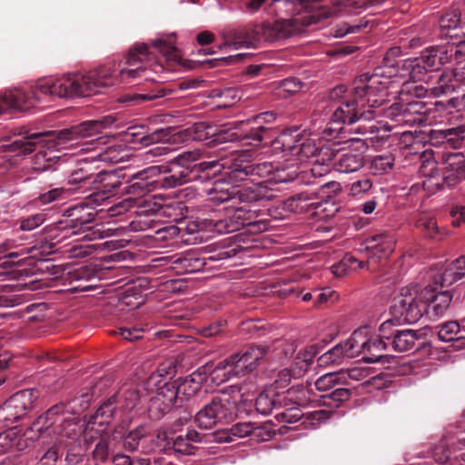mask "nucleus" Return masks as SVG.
<instances>
[{"instance_id": "1", "label": "nucleus", "mask_w": 465, "mask_h": 465, "mask_svg": "<svg viewBox=\"0 0 465 465\" xmlns=\"http://www.w3.org/2000/svg\"><path fill=\"white\" fill-rule=\"evenodd\" d=\"M149 46L145 43H136L130 47L127 54L120 61L100 66L85 74H71L60 78L44 80L35 86L34 95L73 98L75 96H91L103 88L117 84H135L139 80L152 81L157 84L163 81L159 74L163 72V65L158 62L151 63ZM173 89L157 84L144 94L128 93L120 101L129 104H140L145 102L172 94Z\"/></svg>"}, {"instance_id": "2", "label": "nucleus", "mask_w": 465, "mask_h": 465, "mask_svg": "<svg viewBox=\"0 0 465 465\" xmlns=\"http://www.w3.org/2000/svg\"><path fill=\"white\" fill-rule=\"evenodd\" d=\"M274 168L270 162L254 163L244 155L234 157L228 163L224 178L231 183L228 188H218L213 197L217 202L233 201L251 203L258 201H271L275 197L272 185Z\"/></svg>"}, {"instance_id": "3", "label": "nucleus", "mask_w": 465, "mask_h": 465, "mask_svg": "<svg viewBox=\"0 0 465 465\" xmlns=\"http://www.w3.org/2000/svg\"><path fill=\"white\" fill-rule=\"evenodd\" d=\"M124 174L116 172H99L91 193L85 196L86 204H77L66 211L67 218L56 224V230L63 233L62 239L71 235H82L90 241L102 239L107 234L94 225L96 211L90 204L99 205L112 196H123Z\"/></svg>"}, {"instance_id": "4", "label": "nucleus", "mask_w": 465, "mask_h": 465, "mask_svg": "<svg viewBox=\"0 0 465 465\" xmlns=\"http://www.w3.org/2000/svg\"><path fill=\"white\" fill-rule=\"evenodd\" d=\"M332 13L321 9L315 14H307L301 18L282 19L256 25L253 27H240L223 34V43L217 45L219 50L227 48L256 47L262 41H277L287 38L301 30L300 23L305 25L317 24Z\"/></svg>"}, {"instance_id": "5", "label": "nucleus", "mask_w": 465, "mask_h": 465, "mask_svg": "<svg viewBox=\"0 0 465 465\" xmlns=\"http://www.w3.org/2000/svg\"><path fill=\"white\" fill-rule=\"evenodd\" d=\"M200 151H188L179 154L167 164L152 165L159 169L155 175L159 190L173 189L193 181H206L222 172L219 161H202Z\"/></svg>"}, {"instance_id": "6", "label": "nucleus", "mask_w": 465, "mask_h": 465, "mask_svg": "<svg viewBox=\"0 0 465 465\" xmlns=\"http://www.w3.org/2000/svg\"><path fill=\"white\" fill-rule=\"evenodd\" d=\"M245 386L234 384L223 389L220 393L204 405L194 416L196 425L210 430L218 424L232 422L239 412L252 406V401L243 399Z\"/></svg>"}, {"instance_id": "7", "label": "nucleus", "mask_w": 465, "mask_h": 465, "mask_svg": "<svg viewBox=\"0 0 465 465\" xmlns=\"http://www.w3.org/2000/svg\"><path fill=\"white\" fill-rule=\"evenodd\" d=\"M82 401L78 405V399L74 398L67 403L60 402L49 408L43 415L39 416L33 423L34 430L39 432V439L43 435L47 439L64 438L73 439L76 436L81 427L74 418L64 415L67 413H79L84 411L91 396L88 393L82 394Z\"/></svg>"}, {"instance_id": "8", "label": "nucleus", "mask_w": 465, "mask_h": 465, "mask_svg": "<svg viewBox=\"0 0 465 465\" xmlns=\"http://www.w3.org/2000/svg\"><path fill=\"white\" fill-rule=\"evenodd\" d=\"M273 131L266 126H251L238 133L232 129L221 131L215 141L225 142H243L253 146L271 145L274 153H284L294 156L299 143L302 140L298 130H288L282 132L273 138Z\"/></svg>"}, {"instance_id": "9", "label": "nucleus", "mask_w": 465, "mask_h": 465, "mask_svg": "<svg viewBox=\"0 0 465 465\" xmlns=\"http://www.w3.org/2000/svg\"><path fill=\"white\" fill-rule=\"evenodd\" d=\"M224 203H232L230 207L233 208V211L225 217H223L218 211L212 212L208 217L197 221L198 230L220 234L233 232L245 226L252 227V230L255 232L267 230V223L263 220H256L257 214L254 211L247 209L245 206L237 207L236 204L241 203L240 202L228 200Z\"/></svg>"}, {"instance_id": "10", "label": "nucleus", "mask_w": 465, "mask_h": 465, "mask_svg": "<svg viewBox=\"0 0 465 465\" xmlns=\"http://www.w3.org/2000/svg\"><path fill=\"white\" fill-rule=\"evenodd\" d=\"M345 145L337 148L335 143L325 144L320 153L322 161H333L334 169L342 173L359 171L364 165L365 143L361 139H351Z\"/></svg>"}, {"instance_id": "11", "label": "nucleus", "mask_w": 465, "mask_h": 465, "mask_svg": "<svg viewBox=\"0 0 465 465\" xmlns=\"http://www.w3.org/2000/svg\"><path fill=\"white\" fill-rule=\"evenodd\" d=\"M389 79H386L385 69L376 67L372 74L365 73L353 82L355 97L365 104V109L379 108L386 102Z\"/></svg>"}, {"instance_id": "12", "label": "nucleus", "mask_w": 465, "mask_h": 465, "mask_svg": "<svg viewBox=\"0 0 465 465\" xmlns=\"http://www.w3.org/2000/svg\"><path fill=\"white\" fill-rule=\"evenodd\" d=\"M456 46H438L425 49L419 57L409 59L411 71L409 72V83H427L430 79L429 73L439 70L440 67L450 62L453 54H457Z\"/></svg>"}, {"instance_id": "13", "label": "nucleus", "mask_w": 465, "mask_h": 465, "mask_svg": "<svg viewBox=\"0 0 465 465\" xmlns=\"http://www.w3.org/2000/svg\"><path fill=\"white\" fill-rule=\"evenodd\" d=\"M351 374L338 371L329 372L319 377L315 383V389L324 394L321 396L322 404L330 408H338L351 398V391L344 386L349 383Z\"/></svg>"}, {"instance_id": "14", "label": "nucleus", "mask_w": 465, "mask_h": 465, "mask_svg": "<svg viewBox=\"0 0 465 465\" xmlns=\"http://www.w3.org/2000/svg\"><path fill=\"white\" fill-rule=\"evenodd\" d=\"M424 276L420 284L424 285L423 297H430V284L435 288L450 286L465 276V255H461L445 265L437 266L421 273Z\"/></svg>"}, {"instance_id": "15", "label": "nucleus", "mask_w": 465, "mask_h": 465, "mask_svg": "<svg viewBox=\"0 0 465 465\" xmlns=\"http://www.w3.org/2000/svg\"><path fill=\"white\" fill-rule=\"evenodd\" d=\"M37 399L35 390H23L12 395L0 406V430H7L25 417Z\"/></svg>"}, {"instance_id": "16", "label": "nucleus", "mask_w": 465, "mask_h": 465, "mask_svg": "<svg viewBox=\"0 0 465 465\" xmlns=\"http://www.w3.org/2000/svg\"><path fill=\"white\" fill-rule=\"evenodd\" d=\"M393 241L391 236L387 234H374L365 239L361 244V247L357 249L358 252H366L370 253L367 262L359 261L358 258L351 254H346L343 259L344 262L351 270L364 268L370 260H380L382 257L388 256L393 251Z\"/></svg>"}, {"instance_id": "17", "label": "nucleus", "mask_w": 465, "mask_h": 465, "mask_svg": "<svg viewBox=\"0 0 465 465\" xmlns=\"http://www.w3.org/2000/svg\"><path fill=\"white\" fill-rule=\"evenodd\" d=\"M156 173H159V169L149 166L134 173L127 179L124 174L123 196H128V200L133 202L159 190L155 177Z\"/></svg>"}, {"instance_id": "18", "label": "nucleus", "mask_w": 465, "mask_h": 465, "mask_svg": "<svg viewBox=\"0 0 465 465\" xmlns=\"http://www.w3.org/2000/svg\"><path fill=\"white\" fill-rule=\"evenodd\" d=\"M376 116V113L365 109V104L355 97L353 92L350 98H342L332 113L331 121L352 124L360 120L370 121Z\"/></svg>"}, {"instance_id": "19", "label": "nucleus", "mask_w": 465, "mask_h": 465, "mask_svg": "<svg viewBox=\"0 0 465 465\" xmlns=\"http://www.w3.org/2000/svg\"><path fill=\"white\" fill-rule=\"evenodd\" d=\"M409 156H411L409 160L412 162V164L417 165L418 173L427 178L422 182L424 190L433 192L442 187L441 178L434 175L437 163L431 150H423L421 153H418L413 151L412 145H409Z\"/></svg>"}, {"instance_id": "20", "label": "nucleus", "mask_w": 465, "mask_h": 465, "mask_svg": "<svg viewBox=\"0 0 465 465\" xmlns=\"http://www.w3.org/2000/svg\"><path fill=\"white\" fill-rule=\"evenodd\" d=\"M114 123V118L107 115L98 120H90L74 125L70 128L64 129L56 134L58 144H64L78 139L92 137L104 129L110 127Z\"/></svg>"}, {"instance_id": "21", "label": "nucleus", "mask_w": 465, "mask_h": 465, "mask_svg": "<svg viewBox=\"0 0 465 465\" xmlns=\"http://www.w3.org/2000/svg\"><path fill=\"white\" fill-rule=\"evenodd\" d=\"M269 350L265 345H252L247 347L242 352L231 355L232 362L234 364V370L240 376H243L252 371L263 360Z\"/></svg>"}, {"instance_id": "22", "label": "nucleus", "mask_w": 465, "mask_h": 465, "mask_svg": "<svg viewBox=\"0 0 465 465\" xmlns=\"http://www.w3.org/2000/svg\"><path fill=\"white\" fill-rule=\"evenodd\" d=\"M424 276L420 273L419 277L411 282V289H409V295L414 294L412 302L409 303V324L418 322L428 310V302L433 297V291L436 289L430 284V297L426 299L423 297L425 291L424 285L420 284L423 282Z\"/></svg>"}, {"instance_id": "23", "label": "nucleus", "mask_w": 465, "mask_h": 465, "mask_svg": "<svg viewBox=\"0 0 465 465\" xmlns=\"http://www.w3.org/2000/svg\"><path fill=\"white\" fill-rule=\"evenodd\" d=\"M406 295L404 288H401L400 294L392 299L391 306V317L380 326V332L382 338L390 339L387 332L391 326H400L407 323Z\"/></svg>"}, {"instance_id": "24", "label": "nucleus", "mask_w": 465, "mask_h": 465, "mask_svg": "<svg viewBox=\"0 0 465 465\" xmlns=\"http://www.w3.org/2000/svg\"><path fill=\"white\" fill-rule=\"evenodd\" d=\"M232 361L231 356H229L215 365L213 363H207L203 366L201 369L202 373L205 374V381L207 376H209L212 382L221 384L232 377H241L238 371L234 370V364Z\"/></svg>"}, {"instance_id": "25", "label": "nucleus", "mask_w": 465, "mask_h": 465, "mask_svg": "<svg viewBox=\"0 0 465 465\" xmlns=\"http://www.w3.org/2000/svg\"><path fill=\"white\" fill-rule=\"evenodd\" d=\"M460 438L456 443H451L452 451L450 450V443L447 439L440 440L432 450L433 460L440 465H465V461L460 457L461 450H458Z\"/></svg>"}, {"instance_id": "26", "label": "nucleus", "mask_w": 465, "mask_h": 465, "mask_svg": "<svg viewBox=\"0 0 465 465\" xmlns=\"http://www.w3.org/2000/svg\"><path fill=\"white\" fill-rule=\"evenodd\" d=\"M443 162L447 174L441 177L442 186L448 187L456 185L465 169V157L462 153H448L443 155Z\"/></svg>"}, {"instance_id": "27", "label": "nucleus", "mask_w": 465, "mask_h": 465, "mask_svg": "<svg viewBox=\"0 0 465 465\" xmlns=\"http://www.w3.org/2000/svg\"><path fill=\"white\" fill-rule=\"evenodd\" d=\"M206 258H203L196 252L181 253L173 258L172 268L179 274L193 273L204 269Z\"/></svg>"}, {"instance_id": "28", "label": "nucleus", "mask_w": 465, "mask_h": 465, "mask_svg": "<svg viewBox=\"0 0 465 465\" xmlns=\"http://www.w3.org/2000/svg\"><path fill=\"white\" fill-rule=\"evenodd\" d=\"M407 59L403 58L401 49L399 46L390 48L383 58V67L385 69L386 79L406 74Z\"/></svg>"}, {"instance_id": "29", "label": "nucleus", "mask_w": 465, "mask_h": 465, "mask_svg": "<svg viewBox=\"0 0 465 465\" xmlns=\"http://www.w3.org/2000/svg\"><path fill=\"white\" fill-rule=\"evenodd\" d=\"M174 381L180 403H182L184 400H189L200 391L203 383L205 381V374L202 373V369H198L184 379Z\"/></svg>"}, {"instance_id": "30", "label": "nucleus", "mask_w": 465, "mask_h": 465, "mask_svg": "<svg viewBox=\"0 0 465 465\" xmlns=\"http://www.w3.org/2000/svg\"><path fill=\"white\" fill-rule=\"evenodd\" d=\"M322 205L315 193L302 192L284 201V208L292 213H308Z\"/></svg>"}, {"instance_id": "31", "label": "nucleus", "mask_w": 465, "mask_h": 465, "mask_svg": "<svg viewBox=\"0 0 465 465\" xmlns=\"http://www.w3.org/2000/svg\"><path fill=\"white\" fill-rule=\"evenodd\" d=\"M96 173L91 172V168L86 166L74 170L68 176V184L72 187L67 190L81 193L91 192L96 179Z\"/></svg>"}, {"instance_id": "32", "label": "nucleus", "mask_w": 465, "mask_h": 465, "mask_svg": "<svg viewBox=\"0 0 465 465\" xmlns=\"http://www.w3.org/2000/svg\"><path fill=\"white\" fill-rule=\"evenodd\" d=\"M366 336V328H361L354 331L349 339L341 341L347 358H355L361 352L371 351V341Z\"/></svg>"}, {"instance_id": "33", "label": "nucleus", "mask_w": 465, "mask_h": 465, "mask_svg": "<svg viewBox=\"0 0 465 465\" xmlns=\"http://www.w3.org/2000/svg\"><path fill=\"white\" fill-rule=\"evenodd\" d=\"M48 133H34L13 141L7 145V150L16 155L29 154L36 150L37 145L45 143Z\"/></svg>"}, {"instance_id": "34", "label": "nucleus", "mask_w": 465, "mask_h": 465, "mask_svg": "<svg viewBox=\"0 0 465 465\" xmlns=\"http://www.w3.org/2000/svg\"><path fill=\"white\" fill-rule=\"evenodd\" d=\"M20 247V244L16 243L15 240L7 239L4 242L0 243V254H5V257L8 259L7 262L14 264H21L30 257H35V254L33 252L35 251V247H23L19 250H15Z\"/></svg>"}, {"instance_id": "35", "label": "nucleus", "mask_w": 465, "mask_h": 465, "mask_svg": "<svg viewBox=\"0 0 465 465\" xmlns=\"http://www.w3.org/2000/svg\"><path fill=\"white\" fill-rule=\"evenodd\" d=\"M255 409L262 415H269L273 410L282 409V403L280 401V392L270 388L262 391L255 400Z\"/></svg>"}, {"instance_id": "36", "label": "nucleus", "mask_w": 465, "mask_h": 465, "mask_svg": "<svg viewBox=\"0 0 465 465\" xmlns=\"http://www.w3.org/2000/svg\"><path fill=\"white\" fill-rule=\"evenodd\" d=\"M39 440L45 450V453L37 465H56L59 458L62 456L61 449L64 440L61 438L47 439L46 436L43 435Z\"/></svg>"}, {"instance_id": "37", "label": "nucleus", "mask_w": 465, "mask_h": 465, "mask_svg": "<svg viewBox=\"0 0 465 465\" xmlns=\"http://www.w3.org/2000/svg\"><path fill=\"white\" fill-rule=\"evenodd\" d=\"M280 401L283 407L291 404L305 406L312 401V392L302 384L294 385L286 391L280 392Z\"/></svg>"}, {"instance_id": "38", "label": "nucleus", "mask_w": 465, "mask_h": 465, "mask_svg": "<svg viewBox=\"0 0 465 465\" xmlns=\"http://www.w3.org/2000/svg\"><path fill=\"white\" fill-rule=\"evenodd\" d=\"M428 332L426 328L418 331L409 329V351L412 350V355L426 358L430 354L431 347L426 338Z\"/></svg>"}, {"instance_id": "39", "label": "nucleus", "mask_w": 465, "mask_h": 465, "mask_svg": "<svg viewBox=\"0 0 465 465\" xmlns=\"http://www.w3.org/2000/svg\"><path fill=\"white\" fill-rule=\"evenodd\" d=\"M27 98L21 91L0 95V115L5 113L27 110L31 106V104H27Z\"/></svg>"}, {"instance_id": "40", "label": "nucleus", "mask_w": 465, "mask_h": 465, "mask_svg": "<svg viewBox=\"0 0 465 465\" xmlns=\"http://www.w3.org/2000/svg\"><path fill=\"white\" fill-rule=\"evenodd\" d=\"M325 144L318 146L314 140L302 137V140L299 143V146L296 149V153L294 154L296 157L295 160L301 163L306 162L308 160H312V162L322 161L320 153H322V147Z\"/></svg>"}, {"instance_id": "41", "label": "nucleus", "mask_w": 465, "mask_h": 465, "mask_svg": "<svg viewBox=\"0 0 465 465\" xmlns=\"http://www.w3.org/2000/svg\"><path fill=\"white\" fill-rule=\"evenodd\" d=\"M122 418L116 405L115 400L110 397L104 402L91 417L92 423L99 426L107 425L116 418Z\"/></svg>"}, {"instance_id": "42", "label": "nucleus", "mask_w": 465, "mask_h": 465, "mask_svg": "<svg viewBox=\"0 0 465 465\" xmlns=\"http://www.w3.org/2000/svg\"><path fill=\"white\" fill-rule=\"evenodd\" d=\"M439 288H436L433 291V297L430 300V302H431V305L428 312L430 318L433 320H437L445 314L453 297L450 291H444L435 294V292Z\"/></svg>"}, {"instance_id": "43", "label": "nucleus", "mask_w": 465, "mask_h": 465, "mask_svg": "<svg viewBox=\"0 0 465 465\" xmlns=\"http://www.w3.org/2000/svg\"><path fill=\"white\" fill-rule=\"evenodd\" d=\"M307 171L303 166H299L296 163H286L281 168H278L274 173L272 179L273 184L276 183H290L293 182L296 179H300L302 181L303 173Z\"/></svg>"}, {"instance_id": "44", "label": "nucleus", "mask_w": 465, "mask_h": 465, "mask_svg": "<svg viewBox=\"0 0 465 465\" xmlns=\"http://www.w3.org/2000/svg\"><path fill=\"white\" fill-rule=\"evenodd\" d=\"M112 398L115 400V405L121 416H123L124 412L133 410L136 406L139 394L135 390L126 389L119 391Z\"/></svg>"}, {"instance_id": "45", "label": "nucleus", "mask_w": 465, "mask_h": 465, "mask_svg": "<svg viewBox=\"0 0 465 465\" xmlns=\"http://www.w3.org/2000/svg\"><path fill=\"white\" fill-rule=\"evenodd\" d=\"M459 24L460 14L456 10L445 13L439 20L440 36L451 39L457 37L458 34L453 32L457 30Z\"/></svg>"}, {"instance_id": "46", "label": "nucleus", "mask_w": 465, "mask_h": 465, "mask_svg": "<svg viewBox=\"0 0 465 465\" xmlns=\"http://www.w3.org/2000/svg\"><path fill=\"white\" fill-rule=\"evenodd\" d=\"M151 45L160 54H162L163 57L168 63H179L180 62V54L178 53L177 48L175 47L172 38L168 40H164L163 38H159L156 40H153L151 42Z\"/></svg>"}, {"instance_id": "47", "label": "nucleus", "mask_w": 465, "mask_h": 465, "mask_svg": "<svg viewBox=\"0 0 465 465\" xmlns=\"http://www.w3.org/2000/svg\"><path fill=\"white\" fill-rule=\"evenodd\" d=\"M416 226L420 229L427 237L436 241H441L448 235L446 231L441 230L438 226L433 218L421 217L417 221Z\"/></svg>"}, {"instance_id": "48", "label": "nucleus", "mask_w": 465, "mask_h": 465, "mask_svg": "<svg viewBox=\"0 0 465 465\" xmlns=\"http://www.w3.org/2000/svg\"><path fill=\"white\" fill-rule=\"evenodd\" d=\"M428 111L429 109L424 102L412 101L409 98V125L411 124H425L428 121Z\"/></svg>"}, {"instance_id": "49", "label": "nucleus", "mask_w": 465, "mask_h": 465, "mask_svg": "<svg viewBox=\"0 0 465 465\" xmlns=\"http://www.w3.org/2000/svg\"><path fill=\"white\" fill-rule=\"evenodd\" d=\"M344 358H347V356L341 342H340L321 355L317 361L320 367H326L331 364H340Z\"/></svg>"}, {"instance_id": "50", "label": "nucleus", "mask_w": 465, "mask_h": 465, "mask_svg": "<svg viewBox=\"0 0 465 465\" xmlns=\"http://www.w3.org/2000/svg\"><path fill=\"white\" fill-rule=\"evenodd\" d=\"M154 396L160 398V400L166 402L167 405L171 407H173L175 402H180L175 381H166L163 386H160Z\"/></svg>"}, {"instance_id": "51", "label": "nucleus", "mask_w": 465, "mask_h": 465, "mask_svg": "<svg viewBox=\"0 0 465 465\" xmlns=\"http://www.w3.org/2000/svg\"><path fill=\"white\" fill-rule=\"evenodd\" d=\"M437 328L438 337L441 341H451L462 331V324L460 321H450L439 325Z\"/></svg>"}, {"instance_id": "52", "label": "nucleus", "mask_w": 465, "mask_h": 465, "mask_svg": "<svg viewBox=\"0 0 465 465\" xmlns=\"http://www.w3.org/2000/svg\"><path fill=\"white\" fill-rule=\"evenodd\" d=\"M148 434V430L145 426L140 425L134 430H131L124 438V447L125 450L134 451L138 449L140 440Z\"/></svg>"}, {"instance_id": "53", "label": "nucleus", "mask_w": 465, "mask_h": 465, "mask_svg": "<svg viewBox=\"0 0 465 465\" xmlns=\"http://www.w3.org/2000/svg\"><path fill=\"white\" fill-rule=\"evenodd\" d=\"M172 407L156 396L150 399L148 416L151 420H158L171 411Z\"/></svg>"}, {"instance_id": "54", "label": "nucleus", "mask_w": 465, "mask_h": 465, "mask_svg": "<svg viewBox=\"0 0 465 465\" xmlns=\"http://www.w3.org/2000/svg\"><path fill=\"white\" fill-rule=\"evenodd\" d=\"M393 162L392 154L378 155L372 160L371 168L375 174H382L392 168Z\"/></svg>"}, {"instance_id": "55", "label": "nucleus", "mask_w": 465, "mask_h": 465, "mask_svg": "<svg viewBox=\"0 0 465 465\" xmlns=\"http://www.w3.org/2000/svg\"><path fill=\"white\" fill-rule=\"evenodd\" d=\"M171 440L172 444L170 448L173 449L174 451L184 455H191L194 453V446L188 441L185 436L173 435Z\"/></svg>"}, {"instance_id": "56", "label": "nucleus", "mask_w": 465, "mask_h": 465, "mask_svg": "<svg viewBox=\"0 0 465 465\" xmlns=\"http://www.w3.org/2000/svg\"><path fill=\"white\" fill-rule=\"evenodd\" d=\"M282 411L277 412L275 418L278 421L285 423H295L302 417L303 413L298 407H282Z\"/></svg>"}, {"instance_id": "57", "label": "nucleus", "mask_w": 465, "mask_h": 465, "mask_svg": "<svg viewBox=\"0 0 465 465\" xmlns=\"http://www.w3.org/2000/svg\"><path fill=\"white\" fill-rule=\"evenodd\" d=\"M86 448L81 444H72L68 447L64 461L66 465H77L80 463L86 451Z\"/></svg>"}, {"instance_id": "58", "label": "nucleus", "mask_w": 465, "mask_h": 465, "mask_svg": "<svg viewBox=\"0 0 465 465\" xmlns=\"http://www.w3.org/2000/svg\"><path fill=\"white\" fill-rule=\"evenodd\" d=\"M383 339L384 338L381 336V338L369 339L371 341V351H369L370 355H366L362 358L365 362L372 363L380 361L382 355L376 352L386 349V342Z\"/></svg>"}, {"instance_id": "59", "label": "nucleus", "mask_w": 465, "mask_h": 465, "mask_svg": "<svg viewBox=\"0 0 465 465\" xmlns=\"http://www.w3.org/2000/svg\"><path fill=\"white\" fill-rule=\"evenodd\" d=\"M111 440L109 437L101 438L99 441L96 442L95 448L93 450V458L95 461L104 463L107 460L109 456V444Z\"/></svg>"}, {"instance_id": "60", "label": "nucleus", "mask_w": 465, "mask_h": 465, "mask_svg": "<svg viewBox=\"0 0 465 465\" xmlns=\"http://www.w3.org/2000/svg\"><path fill=\"white\" fill-rule=\"evenodd\" d=\"M94 423H92V420L90 419L89 422L87 423L84 432H83V439L84 442V447L86 449L89 448V445L94 443L95 440L99 441L101 438H107V435H103L102 432L104 430H96L94 429Z\"/></svg>"}, {"instance_id": "61", "label": "nucleus", "mask_w": 465, "mask_h": 465, "mask_svg": "<svg viewBox=\"0 0 465 465\" xmlns=\"http://www.w3.org/2000/svg\"><path fill=\"white\" fill-rule=\"evenodd\" d=\"M381 3V0H343L342 6L348 14H358V9Z\"/></svg>"}, {"instance_id": "62", "label": "nucleus", "mask_w": 465, "mask_h": 465, "mask_svg": "<svg viewBox=\"0 0 465 465\" xmlns=\"http://www.w3.org/2000/svg\"><path fill=\"white\" fill-rule=\"evenodd\" d=\"M122 300L125 305L134 307H139L144 302L141 292L134 287H130L124 291Z\"/></svg>"}, {"instance_id": "63", "label": "nucleus", "mask_w": 465, "mask_h": 465, "mask_svg": "<svg viewBox=\"0 0 465 465\" xmlns=\"http://www.w3.org/2000/svg\"><path fill=\"white\" fill-rule=\"evenodd\" d=\"M275 431L272 430L270 423L257 424L254 423L252 437L259 441H266L271 440Z\"/></svg>"}, {"instance_id": "64", "label": "nucleus", "mask_w": 465, "mask_h": 465, "mask_svg": "<svg viewBox=\"0 0 465 465\" xmlns=\"http://www.w3.org/2000/svg\"><path fill=\"white\" fill-rule=\"evenodd\" d=\"M145 331L144 328L134 326L132 328L120 327L116 332L123 337L124 340L129 341H134L143 337V333Z\"/></svg>"}]
</instances>
